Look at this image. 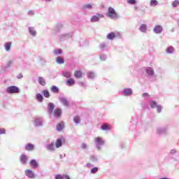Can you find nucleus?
Instances as JSON below:
<instances>
[{"label": "nucleus", "instance_id": "obj_1", "mask_svg": "<svg viewBox=\"0 0 179 179\" xmlns=\"http://www.w3.org/2000/svg\"><path fill=\"white\" fill-rule=\"evenodd\" d=\"M144 71L145 72V76L148 78L150 82H155L157 80V75L155 73V69L152 67H145Z\"/></svg>", "mask_w": 179, "mask_h": 179}, {"label": "nucleus", "instance_id": "obj_2", "mask_svg": "<svg viewBox=\"0 0 179 179\" xmlns=\"http://www.w3.org/2000/svg\"><path fill=\"white\" fill-rule=\"evenodd\" d=\"M106 16L108 17H110V19H118V13L115 11L114 8L113 7H109L108 9V12L106 13Z\"/></svg>", "mask_w": 179, "mask_h": 179}, {"label": "nucleus", "instance_id": "obj_3", "mask_svg": "<svg viewBox=\"0 0 179 179\" xmlns=\"http://www.w3.org/2000/svg\"><path fill=\"white\" fill-rule=\"evenodd\" d=\"M97 150H101V146H104L106 141L101 137H96L94 140Z\"/></svg>", "mask_w": 179, "mask_h": 179}, {"label": "nucleus", "instance_id": "obj_4", "mask_svg": "<svg viewBox=\"0 0 179 179\" xmlns=\"http://www.w3.org/2000/svg\"><path fill=\"white\" fill-rule=\"evenodd\" d=\"M169 132V125H166L164 127H158L156 129V134L157 135H166Z\"/></svg>", "mask_w": 179, "mask_h": 179}, {"label": "nucleus", "instance_id": "obj_5", "mask_svg": "<svg viewBox=\"0 0 179 179\" xmlns=\"http://www.w3.org/2000/svg\"><path fill=\"white\" fill-rule=\"evenodd\" d=\"M20 92V90L19 87L15 86V85H11L10 87H8L6 88V93H8L9 94H13L15 93H19Z\"/></svg>", "mask_w": 179, "mask_h": 179}, {"label": "nucleus", "instance_id": "obj_6", "mask_svg": "<svg viewBox=\"0 0 179 179\" xmlns=\"http://www.w3.org/2000/svg\"><path fill=\"white\" fill-rule=\"evenodd\" d=\"M121 93L122 96H124V97H129L134 94V92L131 88H124Z\"/></svg>", "mask_w": 179, "mask_h": 179}, {"label": "nucleus", "instance_id": "obj_7", "mask_svg": "<svg viewBox=\"0 0 179 179\" xmlns=\"http://www.w3.org/2000/svg\"><path fill=\"white\" fill-rule=\"evenodd\" d=\"M115 37H121V33L120 32H110L106 36V38L108 40H114Z\"/></svg>", "mask_w": 179, "mask_h": 179}, {"label": "nucleus", "instance_id": "obj_8", "mask_svg": "<svg viewBox=\"0 0 179 179\" xmlns=\"http://www.w3.org/2000/svg\"><path fill=\"white\" fill-rule=\"evenodd\" d=\"M153 33L155 34H162L163 33V26L157 24L152 29Z\"/></svg>", "mask_w": 179, "mask_h": 179}, {"label": "nucleus", "instance_id": "obj_9", "mask_svg": "<svg viewBox=\"0 0 179 179\" xmlns=\"http://www.w3.org/2000/svg\"><path fill=\"white\" fill-rule=\"evenodd\" d=\"M101 17H104L103 14L98 13L96 15L92 16L90 20L92 23H95V22H99Z\"/></svg>", "mask_w": 179, "mask_h": 179}, {"label": "nucleus", "instance_id": "obj_10", "mask_svg": "<svg viewBox=\"0 0 179 179\" xmlns=\"http://www.w3.org/2000/svg\"><path fill=\"white\" fill-rule=\"evenodd\" d=\"M60 103L63 104L65 107H69V101H68V99L65 97H61L59 99Z\"/></svg>", "mask_w": 179, "mask_h": 179}, {"label": "nucleus", "instance_id": "obj_11", "mask_svg": "<svg viewBox=\"0 0 179 179\" xmlns=\"http://www.w3.org/2000/svg\"><path fill=\"white\" fill-rule=\"evenodd\" d=\"M25 176H27L28 178H34V177H36V176L34 175V172H33V171L30 169H27L25 171Z\"/></svg>", "mask_w": 179, "mask_h": 179}, {"label": "nucleus", "instance_id": "obj_12", "mask_svg": "<svg viewBox=\"0 0 179 179\" xmlns=\"http://www.w3.org/2000/svg\"><path fill=\"white\" fill-rule=\"evenodd\" d=\"M54 103H52V102L49 103L48 105V113L49 114V115H51V114H52V113H54Z\"/></svg>", "mask_w": 179, "mask_h": 179}, {"label": "nucleus", "instance_id": "obj_13", "mask_svg": "<svg viewBox=\"0 0 179 179\" xmlns=\"http://www.w3.org/2000/svg\"><path fill=\"white\" fill-rule=\"evenodd\" d=\"M62 76H64V78H66L67 79H71V78L72 77V72L69 71H64L62 72Z\"/></svg>", "mask_w": 179, "mask_h": 179}, {"label": "nucleus", "instance_id": "obj_14", "mask_svg": "<svg viewBox=\"0 0 179 179\" xmlns=\"http://www.w3.org/2000/svg\"><path fill=\"white\" fill-rule=\"evenodd\" d=\"M35 127H43V118L38 117L34 120Z\"/></svg>", "mask_w": 179, "mask_h": 179}, {"label": "nucleus", "instance_id": "obj_15", "mask_svg": "<svg viewBox=\"0 0 179 179\" xmlns=\"http://www.w3.org/2000/svg\"><path fill=\"white\" fill-rule=\"evenodd\" d=\"M53 114L55 118H59L61 114H62V110L60 108H57L53 110Z\"/></svg>", "mask_w": 179, "mask_h": 179}, {"label": "nucleus", "instance_id": "obj_16", "mask_svg": "<svg viewBox=\"0 0 179 179\" xmlns=\"http://www.w3.org/2000/svg\"><path fill=\"white\" fill-rule=\"evenodd\" d=\"M138 30L141 31V33H147L148 32V25L145 24H142L139 28Z\"/></svg>", "mask_w": 179, "mask_h": 179}, {"label": "nucleus", "instance_id": "obj_17", "mask_svg": "<svg viewBox=\"0 0 179 179\" xmlns=\"http://www.w3.org/2000/svg\"><path fill=\"white\" fill-rule=\"evenodd\" d=\"M46 149L49 152H54L55 150V146L54 145V143H51L46 145Z\"/></svg>", "mask_w": 179, "mask_h": 179}, {"label": "nucleus", "instance_id": "obj_18", "mask_svg": "<svg viewBox=\"0 0 179 179\" xmlns=\"http://www.w3.org/2000/svg\"><path fill=\"white\" fill-rule=\"evenodd\" d=\"M20 162L21 164H26L27 163V156L25 155H22L20 157Z\"/></svg>", "mask_w": 179, "mask_h": 179}, {"label": "nucleus", "instance_id": "obj_19", "mask_svg": "<svg viewBox=\"0 0 179 179\" xmlns=\"http://www.w3.org/2000/svg\"><path fill=\"white\" fill-rule=\"evenodd\" d=\"M28 30H29V34H31V36H32L33 37H36V35L37 34V32L36 31V29L34 27H29L28 28Z\"/></svg>", "mask_w": 179, "mask_h": 179}, {"label": "nucleus", "instance_id": "obj_20", "mask_svg": "<svg viewBox=\"0 0 179 179\" xmlns=\"http://www.w3.org/2000/svg\"><path fill=\"white\" fill-rule=\"evenodd\" d=\"M29 164L33 169H37L38 167V164L37 163V161L36 159H31L29 162Z\"/></svg>", "mask_w": 179, "mask_h": 179}, {"label": "nucleus", "instance_id": "obj_21", "mask_svg": "<svg viewBox=\"0 0 179 179\" xmlns=\"http://www.w3.org/2000/svg\"><path fill=\"white\" fill-rule=\"evenodd\" d=\"M99 48L101 51H107L108 50V47L107 46V43H101L99 44Z\"/></svg>", "mask_w": 179, "mask_h": 179}, {"label": "nucleus", "instance_id": "obj_22", "mask_svg": "<svg viewBox=\"0 0 179 179\" xmlns=\"http://www.w3.org/2000/svg\"><path fill=\"white\" fill-rule=\"evenodd\" d=\"M25 150H28V152H32V150H34V145L31 143H28L25 145Z\"/></svg>", "mask_w": 179, "mask_h": 179}, {"label": "nucleus", "instance_id": "obj_23", "mask_svg": "<svg viewBox=\"0 0 179 179\" xmlns=\"http://www.w3.org/2000/svg\"><path fill=\"white\" fill-rule=\"evenodd\" d=\"M3 46H4L6 51L7 52H8V51H10V47H12V42L5 43Z\"/></svg>", "mask_w": 179, "mask_h": 179}, {"label": "nucleus", "instance_id": "obj_24", "mask_svg": "<svg viewBox=\"0 0 179 179\" xmlns=\"http://www.w3.org/2000/svg\"><path fill=\"white\" fill-rule=\"evenodd\" d=\"M166 54H174L176 52V50L173 46H169L166 49Z\"/></svg>", "mask_w": 179, "mask_h": 179}, {"label": "nucleus", "instance_id": "obj_25", "mask_svg": "<svg viewBox=\"0 0 179 179\" xmlns=\"http://www.w3.org/2000/svg\"><path fill=\"white\" fill-rule=\"evenodd\" d=\"M75 83H76V82L73 78H69L66 81V85H67V86H73V85H75Z\"/></svg>", "mask_w": 179, "mask_h": 179}, {"label": "nucleus", "instance_id": "obj_26", "mask_svg": "<svg viewBox=\"0 0 179 179\" xmlns=\"http://www.w3.org/2000/svg\"><path fill=\"white\" fill-rule=\"evenodd\" d=\"M38 82L41 86H45V78L43 77H38Z\"/></svg>", "mask_w": 179, "mask_h": 179}, {"label": "nucleus", "instance_id": "obj_27", "mask_svg": "<svg viewBox=\"0 0 179 179\" xmlns=\"http://www.w3.org/2000/svg\"><path fill=\"white\" fill-rule=\"evenodd\" d=\"M73 36V34H64L60 36V40H62V38H71Z\"/></svg>", "mask_w": 179, "mask_h": 179}, {"label": "nucleus", "instance_id": "obj_28", "mask_svg": "<svg viewBox=\"0 0 179 179\" xmlns=\"http://www.w3.org/2000/svg\"><path fill=\"white\" fill-rule=\"evenodd\" d=\"M88 79H94L96 78V73L93 71H89L87 73Z\"/></svg>", "mask_w": 179, "mask_h": 179}, {"label": "nucleus", "instance_id": "obj_29", "mask_svg": "<svg viewBox=\"0 0 179 179\" xmlns=\"http://www.w3.org/2000/svg\"><path fill=\"white\" fill-rule=\"evenodd\" d=\"M36 99L38 103H43V100L44 99V97H43V95L40 93L36 94Z\"/></svg>", "mask_w": 179, "mask_h": 179}, {"label": "nucleus", "instance_id": "obj_30", "mask_svg": "<svg viewBox=\"0 0 179 179\" xmlns=\"http://www.w3.org/2000/svg\"><path fill=\"white\" fill-rule=\"evenodd\" d=\"M61 146H62V140L61 138H58L56 141L55 147L58 149L61 148Z\"/></svg>", "mask_w": 179, "mask_h": 179}, {"label": "nucleus", "instance_id": "obj_31", "mask_svg": "<svg viewBox=\"0 0 179 179\" xmlns=\"http://www.w3.org/2000/svg\"><path fill=\"white\" fill-rule=\"evenodd\" d=\"M94 5L92 3H87L83 6L84 9H87L88 10H92L93 9Z\"/></svg>", "mask_w": 179, "mask_h": 179}, {"label": "nucleus", "instance_id": "obj_32", "mask_svg": "<svg viewBox=\"0 0 179 179\" xmlns=\"http://www.w3.org/2000/svg\"><path fill=\"white\" fill-rule=\"evenodd\" d=\"M56 129H57V131H62V129H64V122H62L59 123L57 126Z\"/></svg>", "mask_w": 179, "mask_h": 179}, {"label": "nucleus", "instance_id": "obj_33", "mask_svg": "<svg viewBox=\"0 0 179 179\" xmlns=\"http://www.w3.org/2000/svg\"><path fill=\"white\" fill-rule=\"evenodd\" d=\"M43 95L44 96V97H46V99H50V92H48V90H44L42 92Z\"/></svg>", "mask_w": 179, "mask_h": 179}, {"label": "nucleus", "instance_id": "obj_34", "mask_svg": "<svg viewBox=\"0 0 179 179\" xmlns=\"http://www.w3.org/2000/svg\"><path fill=\"white\" fill-rule=\"evenodd\" d=\"M82 75L83 73H82V71H75L74 73L75 78H77L78 79L82 78Z\"/></svg>", "mask_w": 179, "mask_h": 179}, {"label": "nucleus", "instance_id": "obj_35", "mask_svg": "<svg viewBox=\"0 0 179 179\" xmlns=\"http://www.w3.org/2000/svg\"><path fill=\"white\" fill-rule=\"evenodd\" d=\"M150 106L151 108H156L159 105L157 104V102H156V101H151L150 102Z\"/></svg>", "mask_w": 179, "mask_h": 179}, {"label": "nucleus", "instance_id": "obj_36", "mask_svg": "<svg viewBox=\"0 0 179 179\" xmlns=\"http://www.w3.org/2000/svg\"><path fill=\"white\" fill-rule=\"evenodd\" d=\"M51 92H52V93H59V89L58 87L54 85L51 87Z\"/></svg>", "mask_w": 179, "mask_h": 179}, {"label": "nucleus", "instance_id": "obj_37", "mask_svg": "<svg viewBox=\"0 0 179 179\" xmlns=\"http://www.w3.org/2000/svg\"><path fill=\"white\" fill-rule=\"evenodd\" d=\"M65 61L64 60V58L61 57H57L56 59V62L57 64H64Z\"/></svg>", "mask_w": 179, "mask_h": 179}, {"label": "nucleus", "instance_id": "obj_38", "mask_svg": "<svg viewBox=\"0 0 179 179\" xmlns=\"http://www.w3.org/2000/svg\"><path fill=\"white\" fill-rule=\"evenodd\" d=\"M101 129H102V131H110V126L108 124H103L101 127Z\"/></svg>", "mask_w": 179, "mask_h": 179}, {"label": "nucleus", "instance_id": "obj_39", "mask_svg": "<svg viewBox=\"0 0 179 179\" xmlns=\"http://www.w3.org/2000/svg\"><path fill=\"white\" fill-rule=\"evenodd\" d=\"M54 55H61L62 54V50L61 49H55L53 51Z\"/></svg>", "mask_w": 179, "mask_h": 179}, {"label": "nucleus", "instance_id": "obj_40", "mask_svg": "<svg viewBox=\"0 0 179 179\" xmlns=\"http://www.w3.org/2000/svg\"><path fill=\"white\" fill-rule=\"evenodd\" d=\"M73 122H75V124H80V117L75 116L73 117Z\"/></svg>", "mask_w": 179, "mask_h": 179}, {"label": "nucleus", "instance_id": "obj_41", "mask_svg": "<svg viewBox=\"0 0 179 179\" xmlns=\"http://www.w3.org/2000/svg\"><path fill=\"white\" fill-rule=\"evenodd\" d=\"M12 65H13V60H9L6 64V69H8V68H10Z\"/></svg>", "mask_w": 179, "mask_h": 179}, {"label": "nucleus", "instance_id": "obj_42", "mask_svg": "<svg viewBox=\"0 0 179 179\" xmlns=\"http://www.w3.org/2000/svg\"><path fill=\"white\" fill-rule=\"evenodd\" d=\"M99 58L101 61H106L107 59V55L105 54H101L99 55Z\"/></svg>", "mask_w": 179, "mask_h": 179}, {"label": "nucleus", "instance_id": "obj_43", "mask_svg": "<svg viewBox=\"0 0 179 179\" xmlns=\"http://www.w3.org/2000/svg\"><path fill=\"white\" fill-rule=\"evenodd\" d=\"M158 3H159V2H157V1L151 0L150 3V6H157Z\"/></svg>", "mask_w": 179, "mask_h": 179}, {"label": "nucleus", "instance_id": "obj_44", "mask_svg": "<svg viewBox=\"0 0 179 179\" xmlns=\"http://www.w3.org/2000/svg\"><path fill=\"white\" fill-rule=\"evenodd\" d=\"M127 2L129 5H136V0H127Z\"/></svg>", "mask_w": 179, "mask_h": 179}, {"label": "nucleus", "instance_id": "obj_45", "mask_svg": "<svg viewBox=\"0 0 179 179\" xmlns=\"http://www.w3.org/2000/svg\"><path fill=\"white\" fill-rule=\"evenodd\" d=\"M90 159L91 162H96L98 160L97 157L96 155H92L90 157Z\"/></svg>", "mask_w": 179, "mask_h": 179}, {"label": "nucleus", "instance_id": "obj_46", "mask_svg": "<svg viewBox=\"0 0 179 179\" xmlns=\"http://www.w3.org/2000/svg\"><path fill=\"white\" fill-rule=\"evenodd\" d=\"M97 171H99V168H97V167H94L91 169L92 174H96V173H97Z\"/></svg>", "mask_w": 179, "mask_h": 179}, {"label": "nucleus", "instance_id": "obj_47", "mask_svg": "<svg viewBox=\"0 0 179 179\" xmlns=\"http://www.w3.org/2000/svg\"><path fill=\"white\" fill-rule=\"evenodd\" d=\"M178 6V0H175L172 3V6H173V8H177Z\"/></svg>", "mask_w": 179, "mask_h": 179}, {"label": "nucleus", "instance_id": "obj_48", "mask_svg": "<svg viewBox=\"0 0 179 179\" xmlns=\"http://www.w3.org/2000/svg\"><path fill=\"white\" fill-rule=\"evenodd\" d=\"M34 10H29L28 11V16H34Z\"/></svg>", "mask_w": 179, "mask_h": 179}, {"label": "nucleus", "instance_id": "obj_49", "mask_svg": "<svg viewBox=\"0 0 179 179\" xmlns=\"http://www.w3.org/2000/svg\"><path fill=\"white\" fill-rule=\"evenodd\" d=\"M156 108H157V113H162V108L161 105H158Z\"/></svg>", "mask_w": 179, "mask_h": 179}, {"label": "nucleus", "instance_id": "obj_50", "mask_svg": "<svg viewBox=\"0 0 179 179\" xmlns=\"http://www.w3.org/2000/svg\"><path fill=\"white\" fill-rule=\"evenodd\" d=\"M82 149H88L87 144L83 143L81 145Z\"/></svg>", "mask_w": 179, "mask_h": 179}, {"label": "nucleus", "instance_id": "obj_51", "mask_svg": "<svg viewBox=\"0 0 179 179\" xmlns=\"http://www.w3.org/2000/svg\"><path fill=\"white\" fill-rule=\"evenodd\" d=\"M55 179H63V176L57 174V175H55Z\"/></svg>", "mask_w": 179, "mask_h": 179}, {"label": "nucleus", "instance_id": "obj_52", "mask_svg": "<svg viewBox=\"0 0 179 179\" xmlns=\"http://www.w3.org/2000/svg\"><path fill=\"white\" fill-rule=\"evenodd\" d=\"M177 153V150L176 149H172L171 150V155H176Z\"/></svg>", "mask_w": 179, "mask_h": 179}, {"label": "nucleus", "instance_id": "obj_53", "mask_svg": "<svg viewBox=\"0 0 179 179\" xmlns=\"http://www.w3.org/2000/svg\"><path fill=\"white\" fill-rule=\"evenodd\" d=\"M5 134V129H0V135H3Z\"/></svg>", "mask_w": 179, "mask_h": 179}, {"label": "nucleus", "instance_id": "obj_54", "mask_svg": "<svg viewBox=\"0 0 179 179\" xmlns=\"http://www.w3.org/2000/svg\"><path fill=\"white\" fill-rule=\"evenodd\" d=\"M63 179H71V178L68 175H63Z\"/></svg>", "mask_w": 179, "mask_h": 179}, {"label": "nucleus", "instance_id": "obj_55", "mask_svg": "<svg viewBox=\"0 0 179 179\" xmlns=\"http://www.w3.org/2000/svg\"><path fill=\"white\" fill-rule=\"evenodd\" d=\"M17 79H22V78H23V75L22 74H18L17 76Z\"/></svg>", "mask_w": 179, "mask_h": 179}, {"label": "nucleus", "instance_id": "obj_56", "mask_svg": "<svg viewBox=\"0 0 179 179\" xmlns=\"http://www.w3.org/2000/svg\"><path fill=\"white\" fill-rule=\"evenodd\" d=\"M149 96L148 93H143V97H146V96Z\"/></svg>", "mask_w": 179, "mask_h": 179}, {"label": "nucleus", "instance_id": "obj_57", "mask_svg": "<svg viewBox=\"0 0 179 179\" xmlns=\"http://www.w3.org/2000/svg\"><path fill=\"white\" fill-rule=\"evenodd\" d=\"M86 166L87 167H90V166H93V165L90 163H88V164H87Z\"/></svg>", "mask_w": 179, "mask_h": 179}, {"label": "nucleus", "instance_id": "obj_58", "mask_svg": "<svg viewBox=\"0 0 179 179\" xmlns=\"http://www.w3.org/2000/svg\"><path fill=\"white\" fill-rule=\"evenodd\" d=\"M80 86H81V87H83V86H85V83H80Z\"/></svg>", "mask_w": 179, "mask_h": 179}, {"label": "nucleus", "instance_id": "obj_59", "mask_svg": "<svg viewBox=\"0 0 179 179\" xmlns=\"http://www.w3.org/2000/svg\"><path fill=\"white\" fill-rule=\"evenodd\" d=\"M45 2H51L52 0H44Z\"/></svg>", "mask_w": 179, "mask_h": 179}, {"label": "nucleus", "instance_id": "obj_60", "mask_svg": "<svg viewBox=\"0 0 179 179\" xmlns=\"http://www.w3.org/2000/svg\"><path fill=\"white\" fill-rule=\"evenodd\" d=\"M59 157H60V159H62L64 157V156L62 155H60Z\"/></svg>", "mask_w": 179, "mask_h": 179}, {"label": "nucleus", "instance_id": "obj_61", "mask_svg": "<svg viewBox=\"0 0 179 179\" xmlns=\"http://www.w3.org/2000/svg\"><path fill=\"white\" fill-rule=\"evenodd\" d=\"M134 9H135V10H136V9H138V7H135Z\"/></svg>", "mask_w": 179, "mask_h": 179}, {"label": "nucleus", "instance_id": "obj_62", "mask_svg": "<svg viewBox=\"0 0 179 179\" xmlns=\"http://www.w3.org/2000/svg\"><path fill=\"white\" fill-rule=\"evenodd\" d=\"M178 6H179V0H178Z\"/></svg>", "mask_w": 179, "mask_h": 179}]
</instances>
